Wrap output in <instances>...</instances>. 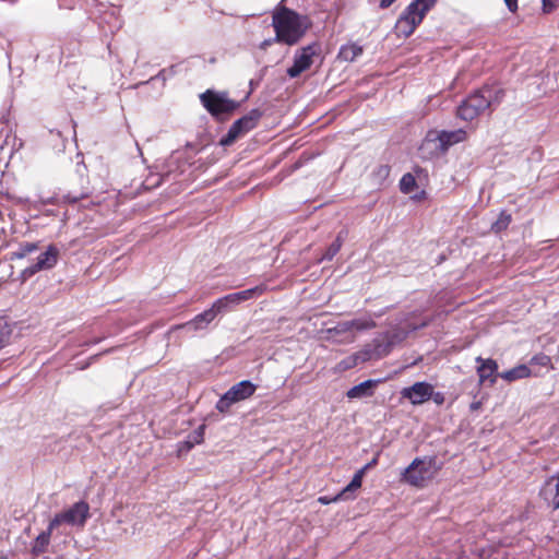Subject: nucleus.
Segmentation results:
<instances>
[{"mask_svg": "<svg viewBox=\"0 0 559 559\" xmlns=\"http://www.w3.org/2000/svg\"><path fill=\"white\" fill-rule=\"evenodd\" d=\"M312 23L308 15L281 5L272 14V26L275 32V43L296 45L304 38Z\"/></svg>", "mask_w": 559, "mask_h": 559, "instance_id": "nucleus-1", "label": "nucleus"}, {"mask_svg": "<svg viewBox=\"0 0 559 559\" xmlns=\"http://www.w3.org/2000/svg\"><path fill=\"white\" fill-rule=\"evenodd\" d=\"M504 97V91L495 85H484L468 95L457 107L456 116L464 121H472L487 109L490 112Z\"/></svg>", "mask_w": 559, "mask_h": 559, "instance_id": "nucleus-2", "label": "nucleus"}, {"mask_svg": "<svg viewBox=\"0 0 559 559\" xmlns=\"http://www.w3.org/2000/svg\"><path fill=\"white\" fill-rule=\"evenodd\" d=\"M442 468V463L437 456L416 457L404 469L401 479L412 486L421 488L427 481L431 480Z\"/></svg>", "mask_w": 559, "mask_h": 559, "instance_id": "nucleus-3", "label": "nucleus"}, {"mask_svg": "<svg viewBox=\"0 0 559 559\" xmlns=\"http://www.w3.org/2000/svg\"><path fill=\"white\" fill-rule=\"evenodd\" d=\"M200 100L204 108L217 119H221L223 115L233 114L239 107V103L228 98L226 92L206 90L200 95Z\"/></svg>", "mask_w": 559, "mask_h": 559, "instance_id": "nucleus-4", "label": "nucleus"}, {"mask_svg": "<svg viewBox=\"0 0 559 559\" xmlns=\"http://www.w3.org/2000/svg\"><path fill=\"white\" fill-rule=\"evenodd\" d=\"M262 117L259 109H252L247 115L236 120L228 129L227 133L219 140L222 146H229L239 138L254 129Z\"/></svg>", "mask_w": 559, "mask_h": 559, "instance_id": "nucleus-5", "label": "nucleus"}, {"mask_svg": "<svg viewBox=\"0 0 559 559\" xmlns=\"http://www.w3.org/2000/svg\"><path fill=\"white\" fill-rule=\"evenodd\" d=\"M257 390V385L249 380H242L234 384L225 392L216 403V409L219 413H228L233 404L242 402L251 397Z\"/></svg>", "mask_w": 559, "mask_h": 559, "instance_id": "nucleus-6", "label": "nucleus"}, {"mask_svg": "<svg viewBox=\"0 0 559 559\" xmlns=\"http://www.w3.org/2000/svg\"><path fill=\"white\" fill-rule=\"evenodd\" d=\"M90 515V506L85 501L74 503L70 509L57 513L50 521V528H57L62 523L73 526H84Z\"/></svg>", "mask_w": 559, "mask_h": 559, "instance_id": "nucleus-7", "label": "nucleus"}, {"mask_svg": "<svg viewBox=\"0 0 559 559\" xmlns=\"http://www.w3.org/2000/svg\"><path fill=\"white\" fill-rule=\"evenodd\" d=\"M321 52V45L317 41L300 48L294 57V63L287 69V75L292 79L299 76L302 72L310 69L313 63L312 58Z\"/></svg>", "mask_w": 559, "mask_h": 559, "instance_id": "nucleus-8", "label": "nucleus"}, {"mask_svg": "<svg viewBox=\"0 0 559 559\" xmlns=\"http://www.w3.org/2000/svg\"><path fill=\"white\" fill-rule=\"evenodd\" d=\"M58 258L59 249L56 246L50 245L45 252L38 255L37 261L34 264L23 270L22 275L24 278H27L39 271L52 269L57 264Z\"/></svg>", "mask_w": 559, "mask_h": 559, "instance_id": "nucleus-9", "label": "nucleus"}, {"mask_svg": "<svg viewBox=\"0 0 559 559\" xmlns=\"http://www.w3.org/2000/svg\"><path fill=\"white\" fill-rule=\"evenodd\" d=\"M402 399L408 400L413 405H420L432 396V385L428 382H415L411 386L403 388Z\"/></svg>", "mask_w": 559, "mask_h": 559, "instance_id": "nucleus-10", "label": "nucleus"}, {"mask_svg": "<svg viewBox=\"0 0 559 559\" xmlns=\"http://www.w3.org/2000/svg\"><path fill=\"white\" fill-rule=\"evenodd\" d=\"M437 0H413L402 12V16L409 21H414L419 25L426 13L435 5Z\"/></svg>", "mask_w": 559, "mask_h": 559, "instance_id": "nucleus-11", "label": "nucleus"}, {"mask_svg": "<svg viewBox=\"0 0 559 559\" xmlns=\"http://www.w3.org/2000/svg\"><path fill=\"white\" fill-rule=\"evenodd\" d=\"M477 366V374L479 377V383L485 384L489 383V385H493L497 381V378L500 373H498V364L496 360L491 358L484 359L480 356L476 358Z\"/></svg>", "mask_w": 559, "mask_h": 559, "instance_id": "nucleus-12", "label": "nucleus"}, {"mask_svg": "<svg viewBox=\"0 0 559 559\" xmlns=\"http://www.w3.org/2000/svg\"><path fill=\"white\" fill-rule=\"evenodd\" d=\"M539 496L548 507L559 509V473L544 483Z\"/></svg>", "mask_w": 559, "mask_h": 559, "instance_id": "nucleus-13", "label": "nucleus"}, {"mask_svg": "<svg viewBox=\"0 0 559 559\" xmlns=\"http://www.w3.org/2000/svg\"><path fill=\"white\" fill-rule=\"evenodd\" d=\"M217 313L215 310L211 307L203 312L197 314L192 320L186 322L182 325H179L178 328H183L189 331H198L205 329L215 318Z\"/></svg>", "mask_w": 559, "mask_h": 559, "instance_id": "nucleus-14", "label": "nucleus"}, {"mask_svg": "<svg viewBox=\"0 0 559 559\" xmlns=\"http://www.w3.org/2000/svg\"><path fill=\"white\" fill-rule=\"evenodd\" d=\"M466 139L467 132L463 129H457L454 131H441L438 134V140L443 151L448 150L450 146L456 143L465 141Z\"/></svg>", "mask_w": 559, "mask_h": 559, "instance_id": "nucleus-15", "label": "nucleus"}, {"mask_svg": "<svg viewBox=\"0 0 559 559\" xmlns=\"http://www.w3.org/2000/svg\"><path fill=\"white\" fill-rule=\"evenodd\" d=\"M377 380H366L357 385H354L346 392L349 400L369 397L373 395V389L377 386Z\"/></svg>", "mask_w": 559, "mask_h": 559, "instance_id": "nucleus-16", "label": "nucleus"}, {"mask_svg": "<svg viewBox=\"0 0 559 559\" xmlns=\"http://www.w3.org/2000/svg\"><path fill=\"white\" fill-rule=\"evenodd\" d=\"M266 290H267V285L260 284V285H257L255 287H252L249 289H245V290L237 292V293H231V296H233L234 301H236V304L238 306L241 302H245L247 300L254 299V298L262 296Z\"/></svg>", "mask_w": 559, "mask_h": 559, "instance_id": "nucleus-17", "label": "nucleus"}, {"mask_svg": "<svg viewBox=\"0 0 559 559\" xmlns=\"http://www.w3.org/2000/svg\"><path fill=\"white\" fill-rule=\"evenodd\" d=\"M364 48L362 46L356 44V43H349L346 45H343L338 51V59L346 61V62H353L355 61L360 55H362Z\"/></svg>", "mask_w": 559, "mask_h": 559, "instance_id": "nucleus-18", "label": "nucleus"}, {"mask_svg": "<svg viewBox=\"0 0 559 559\" xmlns=\"http://www.w3.org/2000/svg\"><path fill=\"white\" fill-rule=\"evenodd\" d=\"M55 528H50V524L48 525L47 530L41 532L35 539L33 546H32V554L34 556H39L44 552H46L47 547L50 543V537L52 534V531Z\"/></svg>", "mask_w": 559, "mask_h": 559, "instance_id": "nucleus-19", "label": "nucleus"}, {"mask_svg": "<svg viewBox=\"0 0 559 559\" xmlns=\"http://www.w3.org/2000/svg\"><path fill=\"white\" fill-rule=\"evenodd\" d=\"M531 376V370L526 365H519L510 370L501 372L500 378L508 382H513L519 379H524Z\"/></svg>", "mask_w": 559, "mask_h": 559, "instance_id": "nucleus-20", "label": "nucleus"}, {"mask_svg": "<svg viewBox=\"0 0 559 559\" xmlns=\"http://www.w3.org/2000/svg\"><path fill=\"white\" fill-rule=\"evenodd\" d=\"M418 25L413 21L407 20L406 17L400 15L399 20L395 23V31L399 36L404 38L409 37L416 29Z\"/></svg>", "mask_w": 559, "mask_h": 559, "instance_id": "nucleus-21", "label": "nucleus"}, {"mask_svg": "<svg viewBox=\"0 0 559 559\" xmlns=\"http://www.w3.org/2000/svg\"><path fill=\"white\" fill-rule=\"evenodd\" d=\"M365 475V468H360L357 471L350 480V483L342 490V492L334 499L337 500L338 498H348V493L357 490L361 487L362 477Z\"/></svg>", "mask_w": 559, "mask_h": 559, "instance_id": "nucleus-22", "label": "nucleus"}, {"mask_svg": "<svg viewBox=\"0 0 559 559\" xmlns=\"http://www.w3.org/2000/svg\"><path fill=\"white\" fill-rule=\"evenodd\" d=\"M237 307L236 301H234L231 294H228L222 298H218L213 302L212 308L215 310L217 314L227 312Z\"/></svg>", "mask_w": 559, "mask_h": 559, "instance_id": "nucleus-23", "label": "nucleus"}, {"mask_svg": "<svg viewBox=\"0 0 559 559\" xmlns=\"http://www.w3.org/2000/svg\"><path fill=\"white\" fill-rule=\"evenodd\" d=\"M343 241H344L343 233L341 231V233H338L335 240L329 246V248L326 249V251L324 252V254L321 257V259L319 261L320 262H322L324 260L331 261L341 250V248L343 246Z\"/></svg>", "mask_w": 559, "mask_h": 559, "instance_id": "nucleus-24", "label": "nucleus"}, {"mask_svg": "<svg viewBox=\"0 0 559 559\" xmlns=\"http://www.w3.org/2000/svg\"><path fill=\"white\" fill-rule=\"evenodd\" d=\"M512 221L511 214L502 211L496 222L491 224V230L496 234L507 229Z\"/></svg>", "mask_w": 559, "mask_h": 559, "instance_id": "nucleus-25", "label": "nucleus"}, {"mask_svg": "<svg viewBox=\"0 0 559 559\" xmlns=\"http://www.w3.org/2000/svg\"><path fill=\"white\" fill-rule=\"evenodd\" d=\"M90 194L91 191L88 187H82L80 190H70L63 198L70 203H76L80 200L88 198Z\"/></svg>", "mask_w": 559, "mask_h": 559, "instance_id": "nucleus-26", "label": "nucleus"}, {"mask_svg": "<svg viewBox=\"0 0 559 559\" xmlns=\"http://www.w3.org/2000/svg\"><path fill=\"white\" fill-rule=\"evenodd\" d=\"M352 330L365 331L376 328L377 323L371 318H359L349 320Z\"/></svg>", "mask_w": 559, "mask_h": 559, "instance_id": "nucleus-27", "label": "nucleus"}, {"mask_svg": "<svg viewBox=\"0 0 559 559\" xmlns=\"http://www.w3.org/2000/svg\"><path fill=\"white\" fill-rule=\"evenodd\" d=\"M416 187L415 177L407 173L405 174L400 181V189L403 193H411Z\"/></svg>", "mask_w": 559, "mask_h": 559, "instance_id": "nucleus-28", "label": "nucleus"}, {"mask_svg": "<svg viewBox=\"0 0 559 559\" xmlns=\"http://www.w3.org/2000/svg\"><path fill=\"white\" fill-rule=\"evenodd\" d=\"M38 249L37 243L35 242H24L21 243L19 250L13 253V255L17 259H23L28 254L33 253Z\"/></svg>", "mask_w": 559, "mask_h": 559, "instance_id": "nucleus-29", "label": "nucleus"}, {"mask_svg": "<svg viewBox=\"0 0 559 559\" xmlns=\"http://www.w3.org/2000/svg\"><path fill=\"white\" fill-rule=\"evenodd\" d=\"M373 343H374L373 353L378 358L386 356L390 353V350H391L390 342L383 343L380 340L376 338L373 341Z\"/></svg>", "mask_w": 559, "mask_h": 559, "instance_id": "nucleus-30", "label": "nucleus"}, {"mask_svg": "<svg viewBox=\"0 0 559 559\" xmlns=\"http://www.w3.org/2000/svg\"><path fill=\"white\" fill-rule=\"evenodd\" d=\"M204 438V426H200L193 433L189 436V441L187 442L188 449H191L195 443L199 444L203 441Z\"/></svg>", "mask_w": 559, "mask_h": 559, "instance_id": "nucleus-31", "label": "nucleus"}, {"mask_svg": "<svg viewBox=\"0 0 559 559\" xmlns=\"http://www.w3.org/2000/svg\"><path fill=\"white\" fill-rule=\"evenodd\" d=\"M11 330L5 322L0 321V348H2L10 340Z\"/></svg>", "mask_w": 559, "mask_h": 559, "instance_id": "nucleus-32", "label": "nucleus"}, {"mask_svg": "<svg viewBox=\"0 0 559 559\" xmlns=\"http://www.w3.org/2000/svg\"><path fill=\"white\" fill-rule=\"evenodd\" d=\"M358 359H360L361 361L366 360V349L342 361V364L344 365V369L354 367L357 364Z\"/></svg>", "mask_w": 559, "mask_h": 559, "instance_id": "nucleus-33", "label": "nucleus"}, {"mask_svg": "<svg viewBox=\"0 0 559 559\" xmlns=\"http://www.w3.org/2000/svg\"><path fill=\"white\" fill-rule=\"evenodd\" d=\"M531 364L532 365H539V366H543V367H547V366H549L551 364V359H550L549 356L540 354V355L534 356L531 359Z\"/></svg>", "mask_w": 559, "mask_h": 559, "instance_id": "nucleus-34", "label": "nucleus"}, {"mask_svg": "<svg viewBox=\"0 0 559 559\" xmlns=\"http://www.w3.org/2000/svg\"><path fill=\"white\" fill-rule=\"evenodd\" d=\"M349 331H353L349 321L338 322L336 326L331 330V332H335L336 334L346 333Z\"/></svg>", "mask_w": 559, "mask_h": 559, "instance_id": "nucleus-35", "label": "nucleus"}, {"mask_svg": "<svg viewBox=\"0 0 559 559\" xmlns=\"http://www.w3.org/2000/svg\"><path fill=\"white\" fill-rule=\"evenodd\" d=\"M542 3L544 13H551L556 9V3L554 0H542Z\"/></svg>", "mask_w": 559, "mask_h": 559, "instance_id": "nucleus-36", "label": "nucleus"}, {"mask_svg": "<svg viewBox=\"0 0 559 559\" xmlns=\"http://www.w3.org/2000/svg\"><path fill=\"white\" fill-rule=\"evenodd\" d=\"M431 399L433 400V402L438 405H441L443 404L444 402V395L441 393V392H433L432 391V396Z\"/></svg>", "mask_w": 559, "mask_h": 559, "instance_id": "nucleus-37", "label": "nucleus"}, {"mask_svg": "<svg viewBox=\"0 0 559 559\" xmlns=\"http://www.w3.org/2000/svg\"><path fill=\"white\" fill-rule=\"evenodd\" d=\"M504 3L508 7V9L512 12V13H515L516 10H518V0H504Z\"/></svg>", "mask_w": 559, "mask_h": 559, "instance_id": "nucleus-38", "label": "nucleus"}, {"mask_svg": "<svg viewBox=\"0 0 559 559\" xmlns=\"http://www.w3.org/2000/svg\"><path fill=\"white\" fill-rule=\"evenodd\" d=\"M395 0H380V8L388 9Z\"/></svg>", "mask_w": 559, "mask_h": 559, "instance_id": "nucleus-39", "label": "nucleus"}, {"mask_svg": "<svg viewBox=\"0 0 559 559\" xmlns=\"http://www.w3.org/2000/svg\"><path fill=\"white\" fill-rule=\"evenodd\" d=\"M376 464H377V459H373L371 462L366 464L362 468H365V472H366L368 468L373 467Z\"/></svg>", "mask_w": 559, "mask_h": 559, "instance_id": "nucleus-40", "label": "nucleus"}, {"mask_svg": "<svg viewBox=\"0 0 559 559\" xmlns=\"http://www.w3.org/2000/svg\"><path fill=\"white\" fill-rule=\"evenodd\" d=\"M102 354H98V355H94L90 358V361L85 364V366L82 367V369H85L86 367H88L91 365V361H94L97 359L98 356H100Z\"/></svg>", "mask_w": 559, "mask_h": 559, "instance_id": "nucleus-41", "label": "nucleus"}, {"mask_svg": "<svg viewBox=\"0 0 559 559\" xmlns=\"http://www.w3.org/2000/svg\"><path fill=\"white\" fill-rule=\"evenodd\" d=\"M273 41H275L274 39H266L262 43V47H265V46H269L271 45Z\"/></svg>", "mask_w": 559, "mask_h": 559, "instance_id": "nucleus-42", "label": "nucleus"}, {"mask_svg": "<svg viewBox=\"0 0 559 559\" xmlns=\"http://www.w3.org/2000/svg\"><path fill=\"white\" fill-rule=\"evenodd\" d=\"M319 501L322 503H329V500L325 497L319 498Z\"/></svg>", "mask_w": 559, "mask_h": 559, "instance_id": "nucleus-43", "label": "nucleus"}, {"mask_svg": "<svg viewBox=\"0 0 559 559\" xmlns=\"http://www.w3.org/2000/svg\"><path fill=\"white\" fill-rule=\"evenodd\" d=\"M477 407H478V406H477V404H476V403H473V404H472V408H473V409H474V408H477Z\"/></svg>", "mask_w": 559, "mask_h": 559, "instance_id": "nucleus-44", "label": "nucleus"}, {"mask_svg": "<svg viewBox=\"0 0 559 559\" xmlns=\"http://www.w3.org/2000/svg\"><path fill=\"white\" fill-rule=\"evenodd\" d=\"M0 559H8V558L3 557V558H0Z\"/></svg>", "mask_w": 559, "mask_h": 559, "instance_id": "nucleus-45", "label": "nucleus"}]
</instances>
